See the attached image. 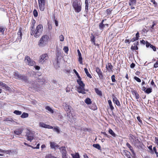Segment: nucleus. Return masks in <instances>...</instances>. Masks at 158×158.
Listing matches in <instances>:
<instances>
[{
  "label": "nucleus",
  "mask_w": 158,
  "mask_h": 158,
  "mask_svg": "<svg viewBox=\"0 0 158 158\" xmlns=\"http://www.w3.org/2000/svg\"><path fill=\"white\" fill-rule=\"evenodd\" d=\"M37 82L36 83L32 84L31 87H29V89L33 92L35 91H38L40 90L42 85L44 84L43 81L40 78H38L37 79Z\"/></svg>",
  "instance_id": "nucleus-1"
},
{
  "label": "nucleus",
  "mask_w": 158,
  "mask_h": 158,
  "mask_svg": "<svg viewBox=\"0 0 158 158\" xmlns=\"http://www.w3.org/2000/svg\"><path fill=\"white\" fill-rule=\"evenodd\" d=\"M82 2L81 0H76L73 1V6L75 12L79 13L81 10Z\"/></svg>",
  "instance_id": "nucleus-2"
},
{
  "label": "nucleus",
  "mask_w": 158,
  "mask_h": 158,
  "mask_svg": "<svg viewBox=\"0 0 158 158\" xmlns=\"http://www.w3.org/2000/svg\"><path fill=\"white\" fill-rule=\"evenodd\" d=\"M49 39V36L47 35H43L38 43V45L40 47H44L47 44Z\"/></svg>",
  "instance_id": "nucleus-3"
},
{
  "label": "nucleus",
  "mask_w": 158,
  "mask_h": 158,
  "mask_svg": "<svg viewBox=\"0 0 158 158\" xmlns=\"http://www.w3.org/2000/svg\"><path fill=\"white\" fill-rule=\"evenodd\" d=\"M43 30V27L42 24L38 25L36 27L35 33V37H39L42 34Z\"/></svg>",
  "instance_id": "nucleus-4"
},
{
  "label": "nucleus",
  "mask_w": 158,
  "mask_h": 158,
  "mask_svg": "<svg viewBox=\"0 0 158 158\" xmlns=\"http://www.w3.org/2000/svg\"><path fill=\"white\" fill-rule=\"evenodd\" d=\"M134 138L135 139H133V142L134 145L139 148H143L144 146L143 143L136 137Z\"/></svg>",
  "instance_id": "nucleus-5"
},
{
  "label": "nucleus",
  "mask_w": 158,
  "mask_h": 158,
  "mask_svg": "<svg viewBox=\"0 0 158 158\" xmlns=\"http://www.w3.org/2000/svg\"><path fill=\"white\" fill-rule=\"evenodd\" d=\"M26 133V136L27 138V140L31 142L34 139V134L29 130H27Z\"/></svg>",
  "instance_id": "nucleus-6"
},
{
  "label": "nucleus",
  "mask_w": 158,
  "mask_h": 158,
  "mask_svg": "<svg viewBox=\"0 0 158 158\" xmlns=\"http://www.w3.org/2000/svg\"><path fill=\"white\" fill-rule=\"evenodd\" d=\"M24 61L25 63L30 66H32L35 65V61L32 60H31L29 56H26L25 57Z\"/></svg>",
  "instance_id": "nucleus-7"
},
{
  "label": "nucleus",
  "mask_w": 158,
  "mask_h": 158,
  "mask_svg": "<svg viewBox=\"0 0 158 158\" xmlns=\"http://www.w3.org/2000/svg\"><path fill=\"white\" fill-rule=\"evenodd\" d=\"M48 55L47 53L44 54L40 56L39 62V63L43 64L48 60Z\"/></svg>",
  "instance_id": "nucleus-8"
},
{
  "label": "nucleus",
  "mask_w": 158,
  "mask_h": 158,
  "mask_svg": "<svg viewBox=\"0 0 158 158\" xmlns=\"http://www.w3.org/2000/svg\"><path fill=\"white\" fill-rule=\"evenodd\" d=\"M63 106L64 109L67 112V114L68 113H71V111L73 110V109L70 105L68 104L66 102H64L63 103Z\"/></svg>",
  "instance_id": "nucleus-9"
},
{
  "label": "nucleus",
  "mask_w": 158,
  "mask_h": 158,
  "mask_svg": "<svg viewBox=\"0 0 158 158\" xmlns=\"http://www.w3.org/2000/svg\"><path fill=\"white\" fill-rule=\"evenodd\" d=\"M95 71L98 76L99 79L101 80H103L104 77L103 73L101 69L98 67H97L95 68Z\"/></svg>",
  "instance_id": "nucleus-10"
},
{
  "label": "nucleus",
  "mask_w": 158,
  "mask_h": 158,
  "mask_svg": "<svg viewBox=\"0 0 158 158\" xmlns=\"http://www.w3.org/2000/svg\"><path fill=\"white\" fill-rule=\"evenodd\" d=\"M67 117L68 120L71 123H73L75 122L76 120V116L73 115L71 113H68L67 115Z\"/></svg>",
  "instance_id": "nucleus-11"
},
{
  "label": "nucleus",
  "mask_w": 158,
  "mask_h": 158,
  "mask_svg": "<svg viewBox=\"0 0 158 158\" xmlns=\"http://www.w3.org/2000/svg\"><path fill=\"white\" fill-rule=\"evenodd\" d=\"M126 146L129 148L130 150L131 151L132 153V156L135 158V157L136 154L134 152V151L133 150V147L128 143H126Z\"/></svg>",
  "instance_id": "nucleus-12"
},
{
  "label": "nucleus",
  "mask_w": 158,
  "mask_h": 158,
  "mask_svg": "<svg viewBox=\"0 0 158 158\" xmlns=\"http://www.w3.org/2000/svg\"><path fill=\"white\" fill-rule=\"evenodd\" d=\"M23 129L22 128H17L14 131V133L18 135H20L22 133Z\"/></svg>",
  "instance_id": "nucleus-13"
},
{
  "label": "nucleus",
  "mask_w": 158,
  "mask_h": 158,
  "mask_svg": "<svg viewBox=\"0 0 158 158\" xmlns=\"http://www.w3.org/2000/svg\"><path fill=\"white\" fill-rule=\"evenodd\" d=\"M112 97L113 98V102L117 106H120L121 105L117 98L114 95H113L112 96Z\"/></svg>",
  "instance_id": "nucleus-14"
},
{
  "label": "nucleus",
  "mask_w": 158,
  "mask_h": 158,
  "mask_svg": "<svg viewBox=\"0 0 158 158\" xmlns=\"http://www.w3.org/2000/svg\"><path fill=\"white\" fill-rule=\"evenodd\" d=\"M18 36L16 40L17 41H19V42H20L22 40V36L21 28H19V31L18 33Z\"/></svg>",
  "instance_id": "nucleus-15"
},
{
  "label": "nucleus",
  "mask_w": 158,
  "mask_h": 158,
  "mask_svg": "<svg viewBox=\"0 0 158 158\" xmlns=\"http://www.w3.org/2000/svg\"><path fill=\"white\" fill-rule=\"evenodd\" d=\"M84 87L79 86L77 88V91L79 93H81L83 94H85Z\"/></svg>",
  "instance_id": "nucleus-16"
},
{
  "label": "nucleus",
  "mask_w": 158,
  "mask_h": 158,
  "mask_svg": "<svg viewBox=\"0 0 158 158\" xmlns=\"http://www.w3.org/2000/svg\"><path fill=\"white\" fill-rule=\"evenodd\" d=\"M77 52L78 56V61L80 64H83L82 58L81 56V53L79 49L77 50Z\"/></svg>",
  "instance_id": "nucleus-17"
},
{
  "label": "nucleus",
  "mask_w": 158,
  "mask_h": 158,
  "mask_svg": "<svg viewBox=\"0 0 158 158\" xmlns=\"http://www.w3.org/2000/svg\"><path fill=\"white\" fill-rule=\"evenodd\" d=\"M62 155L67 154V151L64 146H62L59 148Z\"/></svg>",
  "instance_id": "nucleus-18"
},
{
  "label": "nucleus",
  "mask_w": 158,
  "mask_h": 158,
  "mask_svg": "<svg viewBox=\"0 0 158 158\" xmlns=\"http://www.w3.org/2000/svg\"><path fill=\"white\" fill-rule=\"evenodd\" d=\"M59 146L54 142H50V147L52 149H56L58 148Z\"/></svg>",
  "instance_id": "nucleus-19"
},
{
  "label": "nucleus",
  "mask_w": 158,
  "mask_h": 158,
  "mask_svg": "<svg viewBox=\"0 0 158 158\" xmlns=\"http://www.w3.org/2000/svg\"><path fill=\"white\" fill-rule=\"evenodd\" d=\"M22 75L19 73L18 72H14V75L15 77L17 79L20 80V77H21Z\"/></svg>",
  "instance_id": "nucleus-20"
},
{
  "label": "nucleus",
  "mask_w": 158,
  "mask_h": 158,
  "mask_svg": "<svg viewBox=\"0 0 158 158\" xmlns=\"http://www.w3.org/2000/svg\"><path fill=\"white\" fill-rule=\"evenodd\" d=\"M20 80H21L23 81H24L25 82H27L28 81L27 77L24 75H22L21 77H20Z\"/></svg>",
  "instance_id": "nucleus-21"
},
{
  "label": "nucleus",
  "mask_w": 158,
  "mask_h": 158,
  "mask_svg": "<svg viewBox=\"0 0 158 158\" xmlns=\"http://www.w3.org/2000/svg\"><path fill=\"white\" fill-rule=\"evenodd\" d=\"M104 20H102V22L99 24V27L100 30H103L106 25V24H103Z\"/></svg>",
  "instance_id": "nucleus-22"
},
{
  "label": "nucleus",
  "mask_w": 158,
  "mask_h": 158,
  "mask_svg": "<svg viewBox=\"0 0 158 158\" xmlns=\"http://www.w3.org/2000/svg\"><path fill=\"white\" fill-rule=\"evenodd\" d=\"M113 67L111 63H108L106 66V68L109 72L112 71Z\"/></svg>",
  "instance_id": "nucleus-23"
},
{
  "label": "nucleus",
  "mask_w": 158,
  "mask_h": 158,
  "mask_svg": "<svg viewBox=\"0 0 158 158\" xmlns=\"http://www.w3.org/2000/svg\"><path fill=\"white\" fill-rule=\"evenodd\" d=\"M0 85L3 87H4L7 90H9L10 89V88L9 86H8L5 83H3V82L2 81L0 82Z\"/></svg>",
  "instance_id": "nucleus-24"
},
{
  "label": "nucleus",
  "mask_w": 158,
  "mask_h": 158,
  "mask_svg": "<svg viewBox=\"0 0 158 158\" xmlns=\"http://www.w3.org/2000/svg\"><path fill=\"white\" fill-rule=\"evenodd\" d=\"M81 78H78L77 80V82L78 84L80 86H85V84L83 83V81H81Z\"/></svg>",
  "instance_id": "nucleus-25"
},
{
  "label": "nucleus",
  "mask_w": 158,
  "mask_h": 158,
  "mask_svg": "<svg viewBox=\"0 0 158 158\" xmlns=\"http://www.w3.org/2000/svg\"><path fill=\"white\" fill-rule=\"evenodd\" d=\"M95 36L93 35L92 34L91 35V36L90 37V40L92 43L94 44V45H96V43H95Z\"/></svg>",
  "instance_id": "nucleus-26"
},
{
  "label": "nucleus",
  "mask_w": 158,
  "mask_h": 158,
  "mask_svg": "<svg viewBox=\"0 0 158 158\" xmlns=\"http://www.w3.org/2000/svg\"><path fill=\"white\" fill-rule=\"evenodd\" d=\"M39 7L41 11H43L44 10L45 7V4H39Z\"/></svg>",
  "instance_id": "nucleus-27"
},
{
  "label": "nucleus",
  "mask_w": 158,
  "mask_h": 158,
  "mask_svg": "<svg viewBox=\"0 0 158 158\" xmlns=\"http://www.w3.org/2000/svg\"><path fill=\"white\" fill-rule=\"evenodd\" d=\"M123 154L125 155L127 157L131 155L130 152L126 150H123Z\"/></svg>",
  "instance_id": "nucleus-28"
},
{
  "label": "nucleus",
  "mask_w": 158,
  "mask_h": 158,
  "mask_svg": "<svg viewBox=\"0 0 158 158\" xmlns=\"http://www.w3.org/2000/svg\"><path fill=\"white\" fill-rule=\"evenodd\" d=\"M94 90L95 91L96 93L98 95L100 96H102V92L101 91L99 90L98 88H94Z\"/></svg>",
  "instance_id": "nucleus-29"
},
{
  "label": "nucleus",
  "mask_w": 158,
  "mask_h": 158,
  "mask_svg": "<svg viewBox=\"0 0 158 158\" xmlns=\"http://www.w3.org/2000/svg\"><path fill=\"white\" fill-rule=\"evenodd\" d=\"M84 70L87 77H89L90 78H92V76H91V74H89V73L88 71V69L86 68H84Z\"/></svg>",
  "instance_id": "nucleus-30"
},
{
  "label": "nucleus",
  "mask_w": 158,
  "mask_h": 158,
  "mask_svg": "<svg viewBox=\"0 0 158 158\" xmlns=\"http://www.w3.org/2000/svg\"><path fill=\"white\" fill-rule=\"evenodd\" d=\"M93 147L98 149L99 150H101V148L100 146L98 144H94L93 145Z\"/></svg>",
  "instance_id": "nucleus-31"
},
{
  "label": "nucleus",
  "mask_w": 158,
  "mask_h": 158,
  "mask_svg": "<svg viewBox=\"0 0 158 158\" xmlns=\"http://www.w3.org/2000/svg\"><path fill=\"white\" fill-rule=\"evenodd\" d=\"M108 132L113 137H115L116 136V135L111 129H109Z\"/></svg>",
  "instance_id": "nucleus-32"
},
{
  "label": "nucleus",
  "mask_w": 158,
  "mask_h": 158,
  "mask_svg": "<svg viewBox=\"0 0 158 158\" xmlns=\"http://www.w3.org/2000/svg\"><path fill=\"white\" fill-rule=\"evenodd\" d=\"M40 126L44 128H47L48 125L43 122H40L39 123Z\"/></svg>",
  "instance_id": "nucleus-33"
},
{
  "label": "nucleus",
  "mask_w": 158,
  "mask_h": 158,
  "mask_svg": "<svg viewBox=\"0 0 158 158\" xmlns=\"http://www.w3.org/2000/svg\"><path fill=\"white\" fill-rule=\"evenodd\" d=\"M85 102L87 104L89 105L91 104L92 102L90 98H87L85 100Z\"/></svg>",
  "instance_id": "nucleus-34"
},
{
  "label": "nucleus",
  "mask_w": 158,
  "mask_h": 158,
  "mask_svg": "<svg viewBox=\"0 0 158 158\" xmlns=\"http://www.w3.org/2000/svg\"><path fill=\"white\" fill-rule=\"evenodd\" d=\"M152 91V89L151 88H148L146 89V90H145V93L146 94H148L151 93Z\"/></svg>",
  "instance_id": "nucleus-35"
},
{
  "label": "nucleus",
  "mask_w": 158,
  "mask_h": 158,
  "mask_svg": "<svg viewBox=\"0 0 158 158\" xmlns=\"http://www.w3.org/2000/svg\"><path fill=\"white\" fill-rule=\"evenodd\" d=\"M136 0H130L129 2V5L130 6H133L135 4Z\"/></svg>",
  "instance_id": "nucleus-36"
},
{
  "label": "nucleus",
  "mask_w": 158,
  "mask_h": 158,
  "mask_svg": "<svg viewBox=\"0 0 158 158\" xmlns=\"http://www.w3.org/2000/svg\"><path fill=\"white\" fill-rule=\"evenodd\" d=\"M108 103L110 107L111 110L112 111L114 109L112 104V102L110 100H108Z\"/></svg>",
  "instance_id": "nucleus-37"
},
{
  "label": "nucleus",
  "mask_w": 158,
  "mask_h": 158,
  "mask_svg": "<svg viewBox=\"0 0 158 158\" xmlns=\"http://www.w3.org/2000/svg\"><path fill=\"white\" fill-rule=\"evenodd\" d=\"M28 116V114L27 113L23 112L21 115V117L22 118H27Z\"/></svg>",
  "instance_id": "nucleus-38"
},
{
  "label": "nucleus",
  "mask_w": 158,
  "mask_h": 158,
  "mask_svg": "<svg viewBox=\"0 0 158 158\" xmlns=\"http://www.w3.org/2000/svg\"><path fill=\"white\" fill-rule=\"evenodd\" d=\"M45 109L48 110L49 111L51 112L52 113H53V110L51 109V108L48 106H46Z\"/></svg>",
  "instance_id": "nucleus-39"
},
{
  "label": "nucleus",
  "mask_w": 158,
  "mask_h": 158,
  "mask_svg": "<svg viewBox=\"0 0 158 158\" xmlns=\"http://www.w3.org/2000/svg\"><path fill=\"white\" fill-rule=\"evenodd\" d=\"M148 149L149 150V152L151 154H153V152L152 151V145H150L149 146H148Z\"/></svg>",
  "instance_id": "nucleus-40"
},
{
  "label": "nucleus",
  "mask_w": 158,
  "mask_h": 158,
  "mask_svg": "<svg viewBox=\"0 0 158 158\" xmlns=\"http://www.w3.org/2000/svg\"><path fill=\"white\" fill-rule=\"evenodd\" d=\"M4 121H10L11 122H14L13 119L11 118H5Z\"/></svg>",
  "instance_id": "nucleus-41"
},
{
  "label": "nucleus",
  "mask_w": 158,
  "mask_h": 158,
  "mask_svg": "<svg viewBox=\"0 0 158 158\" xmlns=\"http://www.w3.org/2000/svg\"><path fill=\"white\" fill-rule=\"evenodd\" d=\"M53 130L54 131L56 132L58 134H59L60 132V130L58 127H54L53 128Z\"/></svg>",
  "instance_id": "nucleus-42"
},
{
  "label": "nucleus",
  "mask_w": 158,
  "mask_h": 158,
  "mask_svg": "<svg viewBox=\"0 0 158 158\" xmlns=\"http://www.w3.org/2000/svg\"><path fill=\"white\" fill-rule=\"evenodd\" d=\"M13 113L17 115H20L22 114V112L18 110H15L14 111Z\"/></svg>",
  "instance_id": "nucleus-43"
},
{
  "label": "nucleus",
  "mask_w": 158,
  "mask_h": 158,
  "mask_svg": "<svg viewBox=\"0 0 158 158\" xmlns=\"http://www.w3.org/2000/svg\"><path fill=\"white\" fill-rule=\"evenodd\" d=\"M35 30V28L33 29V28L32 29V28H31V31H30V34L31 35H34L35 36V30Z\"/></svg>",
  "instance_id": "nucleus-44"
},
{
  "label": "nucleus",
  "mask_w": 158,
  "mask_h": 158,
  "mask_svg": "<svg viewBox=\"0 0 158 158\" xmlns=\"http://www.w3.org/2000/svg\"><path fill=\"white\" fill-rule=\"evenodd\" d=\"M85 10L86 12L88 11L89 3L88 2H85Z\"/></svg>",
  "instance_id": "nucleus-45"
},
{
  "label": "nucleus",
  "mask_w": 158,
  "mask_h": 158,
  "mask_svg": "<svg viewBox=\"0 0 158 158\" xmlns=\"http://www.w3.org/2000/svg\"><path fill=\"white\" fill-rule=\"evenodd\" d=\"M73 158H80L78 153H76L75 155L72 154Z\"/></svg>",
  "instance_id": "nucleus-46"
},
{
  "label": "nucleus",
  "mask_w": 158,
  "mask_h": 158,
  "mask_svg": "<svg viewBox=\"0 0 158 158\" xmlns=\"http://www.w3.org/2000/svg\"><path fill=\"white\" fill-rule=\"evenodd\" d=\"M33 13L34 17H37L38 16V12L36 9L34 10Z\"/></svg>",
  "instance_id": "nucleus-47"
},
{
  "label": "nucleus",
  "mask_w": 158,
  "mask_h": 158,
  "mask_svg": "<svg viewBox=\"0 0 158 158\" xmlns=\"http://www.w3.org/2000/svg\"><path fill=\"white\" fill-rule=\"evenodd\" d=\"M101 133L103 134L106 137H107L109 138H110V135H108V134H107L105 131H102L101 132Z\"/></svg>",
  "instance_id": "nucleus-48"
},
{
  "label": "nucleus",
  "mask_w": 158,
  "mask_h": 158,
  "mask_svg": "<svg viewBox=\"0 0 158 158\" xmlns=\"http://www.w3.org/2000/svg\"><path fill=\"white\" fill-rule=\"evenodd\" d=\"M111 79L112 82H115L116 81V80L115 79V76L114 75H113L111 76Z\"/></svg>",
  "instance_id": "nucleus-49"
},
{
  "label": "nucleus",
  "mask_w": 158,
  "mask_h": 158,
  "mask_svg": "<svg viewBox=\"0 0 158 158\" xmlns=\"http://www.w3.org/2000/svg\"><path fill=\"white\" fill-rule=\"evenodd\" d=\"M134 79L138 82H141V79L137 77H134Z\"/></svg>",
  "instance_id": "nucleus-50"
},
{
  "label": "nucleus",
  "mask_w": 158,
  "mask_h": 158,
  "mask_svg": "<svg viewBox=\"0 0 158 158\" xmlns=\"http://www.w3.org/2000/svg\"><path fill=\"white\" fill-rule=\"evenodd\" d=\"M150 48H151L154 51L156 52V46L153 45L152 44L151 45Z\"/></svg>",
  "instance_id": "nucleus-51"
},
{
  "label": "nucleus",
  "mask_w": 158,
  "mask_h": 158,
  "mask_svg": "<svg viewBox=\"0 0 158 158\" xmlns=\"http://www.w3.org/2000/svg\"><path fill=\"white\" fill-rule=\"evenodd\" d=\"M91 109L93 110H95L97 109V107L95 104H93V106Z\"/></svg>",
  "instance_id": "nucleus-52"
},
{
  "label": "nucleus",
  "mask_w": 158,
  "mask_h": 158,
  "mask_svg": "<svg viewBox=\"0 0 158 158\" xmlns=\"http://www.w3.org/2000/svg\"><path fill=\"white\" fill-rule=\"evenodd\" d=\"M59 39H60V41H63L64 40V38L63 35H61L59 36Z\"/></svg>",
  "instance_id": "nucleus-53"
},
{
  "label": "nucleus",
  "mask_w": 158,
  "mask_h": 158,
  "mask_svg": "<svg viewBox=\"0 0 158 158\" xmlns=\"http://www.w3.org/2000/svg\"><path fill=\"white\" fill-rule=\"evenodd\" d=\"M74 72V73H75V74H76V76H77V77L78 78H80L81 77H80V76L78 73V72L76 71V70L75 69H74L73 70Z\"/></svg>",
  "instance_id": "nucleus-54"
},
{
  "label": "nucleus",
  "mask_w": 158,
  "mask_h": 158,
  "mask_svg": "<svg viewBox=\"0 0 158 158\" xmlns=\"http://www.w3.org/2000/svg\"><path fill=\"white\" fill-rule=\"evenodd\" d=\"M63 50L65 53H67L69 51L68 47L66 46H64L63 48Z\"/></svg>",
  "instance_id": "nucleus-55"
},
{
  "label": "nucleus",
  "mask_w": 158,
  "mask_h": 158,
  "mask_svg": "<svg viewBox=\"0 0 158 158\" xmlns=\"http://www.w3.org/2000/svg\"><path fill=\"white\" fill-rule=\"evenodd\" d=\"M5 30V28L3 27H0V31L2 33V34H4V31Z\"/></svg>",
  "instance_id": "nucleus-56"
},
{
  "label": "nucleus",
  "mask_w": 158,
  "mask_h": 158,
  "mask_svg": "<svg viewBox=\"0 0 158 158\" xmlns=\"http://www.w3.org/2000/svg\"><path fill=\"white\" fill-rule=\"evenodd\" d=\"M146 46L147 48H148L149 47H150L151 46V45H152L151 44H150L149 43L148 41H146Z\"/></svg>",
  "instance_id": "nucleus-57"
},
{
  "label": "nucleus",
  "mask_w": 158,
  "mask_h": 158,
  "mask_svg": "<svg viewBox=\"0 0 158 158\" xmlns=\"http://www.w3.org/2000/svg\"><path fill=\"white\" fill-rule=\"evenodd\" d=\"M134 44V45L135 46V48L136 49H138V48L137 47V46L139 45V42L138 41H136L135 42Z\"/></svg>",
  "instance_id": "nucleus-58"
},
{
  "label": "nucleus",
  "mask_w": 158,
  "mask_h": 158,
  "mask_svg": "<svg viewBox=\"0 0 158 158\" xmlns=\"http://www.w3.org/2000/svg\"><path fill=\"white\" fill-rule=\"evenodd\" d=\"M39 4H45V0H38Z\"/></svg>",
  "instance_id": "nucleus-59"
},
{
  "label": "nucleus",
  "mask_w": 158,
  "mask_h": 158,
  "mask_svg": "<svg viewBox=\"0 0 158 158\" xmlns=\"http://www.w3.org/2000/svg\"><path fill=\"white\" fill-rule=\"evenodd\" d=\"M3 152L6 153L7 154H10V153H11V151L10 150H4L3 151Z\"/></svg>",
  "instance_id": "nucleus-60"
},
{
  "label": "nucleus",
  "mask_w": 158,
  "mask_h": 158,
  "mask_svg": "<svg viewBox=\"0 0 158 158\" xmlns=\"http://www.w3.org/2000/svg\"><path fill=\"white\" fill-rule=\"evenodd\" d=\"M155 143L158 146V137H155Z\"/></svg>",
  "instance_id": "nucleus-61"
},
{
  "label": "nucleus",
  "mask_w": 158,
  "mask_h": 158,
  "mask_svg": "<svg viewBox=\"0 0 158 158\" xmlns=\"http://www.w3.org/2000/svg\"><path fill=\"white\" fill-rule=\"evenodd\" d=\"M139 32H138L135 35V39H136L137 40H138L139 39Z\"/></svg>",
  "instance_id": "nucleus-62"
},
{
  "label": "nucleus",
  "mask_w": 158,
  "mask_h": 158,
  "mask_svg": "<svg viewBox=\"0 0 158 158\" xmlns=\"http://www.w3.org/2000/svg\"><path fill=\"white\" fill-rule=\"evenodd\" d=\"M154 67L156 68L158 67V61H157L154 64Z\"/></svg>",
  "instance_id": "nucleus-63"
},
{
  "label": "nucleus",
  "mask_w": 158,
  "mask_h": 158,
  "mask_svg": "<svg viewBox=\"0 0 158 158\" xmlns=\"http://www.w3.org/2000/svg\"><path fill=\"white\" fill-rule=\"evenodd\" d=\"M47 158H56V157H54L53 156H52L50 154L48 155Z\"/></svg>",
  "instance_id": "nucleus-64"
}]
</instances>
